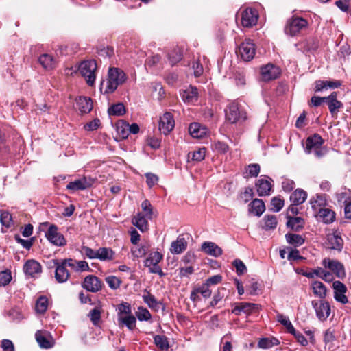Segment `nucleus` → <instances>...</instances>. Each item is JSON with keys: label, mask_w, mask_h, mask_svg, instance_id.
Returning a JSON list of instances; mask_svg holds the SVG:
<instances>
[{"label": "nucleus", "mask_w": 351, "mask_h": 351, "mask_svg": "<svg viewBox=\"0 0 351 351\" xmlns=\"http://www.w3.org/2000/svg\"><path fill=\"white\" fill-rule=\"evenodd\" d=\"M35 337L39 346L43 348L48 349L53 346V338L47 331H37L35 334Z\"/></svg>", "instance_id": "2eb2a0df"}, {"label": "nucleus", "mask_w": 351, "mask_h": 351, "mask_svg": "<svg viewBox=\"0 0 351 351\" xmlns=\"http://www.w3.org/2000/svg\"><path fill=\"white\" fill-rule=\"evenodd\" d=\"M97 67L96 61L94 60L84 61L79 65L78 70L89 86H93L95 83Z\"/></svg>", "instance_id": "39448f33"}, {"label": "nucleus", "mask_w": 351, "mask_h": 351, "mask_svg": "<svg viewBox=\"0 0 351 351\" xmlns=\"http://www.w3.org/2000/svg\"><path fill=\"white\" fill-rule=\"evenodd\" d=\"M47 239L53 245L57 246H64L66 241L64 236L58 232V228L55 225H51L45 233Z\"/></svg>", "instance_id": "0eeeda50"}, {"label": "nucleus", "mask_w": 351, "mask_h": 351, "mask_svg": "<svg viewBox=\"0 0 351 351\" xmlns=\"http://www.w3.org/2000/svg\"><path fill=\"white\" fill-rule=\"evenodd\" d=\"M82 287L88 291L95 293L101 289L102 282L97 276L89 275L84 278Z\"/></svg>", "instance_id": "4468645a"}, {"label": "nucleus", "mask_w": 351, "mask_h": 351, "mask_svg": "<svg viewBox=\"0 0 351 351\" xmlns=\"http://www.w3.org/2000/svg\"><path fill=\"white\" fill-rule=\"evenodd\" d=\"M324 141L318 134H314L306 139L305 150L307 154L314 153L317 158L324 156L326 149L322 147Z\"/></svg>", "instance_id": "7ed1b4c3"}, {"label": "nucleus", "mask_w": 351, "mask_h": 351, "mask_svg": "<svg viewBox=\"0 0 351 351\" xmlns=\"http://www.w3.org/2000/svg\"><path fill=\"white\" fill-rule=\"evenodd\" d=\"M332 287L334 289L335 299L342 304H346L348 298L345 295L347 290L345 285L340 281H335L332 284Z\"/></svg>", "instance_id": "a211bd4d"}, {"label": "nucleus", "mask_w": 351, "mask_h": 351, "mask_svg": "<svg viewBox=\"0 0 351 351\" xmlns=\"http://www.w3.org/2000/svg\"><path fill=\"white\" fill-rule=\"evenodd\" d=\"M206 155V149L204 147L199 148L192 153V160L195 161H202L204 159Z\"/></svg>", "instance_id": "bf43d9fd"}, {"label": "nucleus", "mask_w": 351, "mask_h": 351, "mask_svg": "<svg viewBox=\"0 0 351 351\" xmlns=\"http://www.w3.org/2000/svg\"><path fill=\"white\" fill-rule=\"evenodd\" d=\"M145 177L147 184L149 187H152L154 184H156L158 180V177L156 175L151 173H146Z\"/></svg>", "instance_id": "774afa93"}, {"label": "nucleus", "mask_w": 351, "mask_h": 351, "mask_svg": "<svg viewBox=\"0 0 351 351\" xmlns=\"http://www.w3.org/2000/svg\"><path fill=\"white\" fill-rule=\"evenodd\" d=\"M258 310V306L253 303L241 302L238 304L232 310V313L239 315L241 312L250 314Z\"/></svg>", "instance_id": "4be33fe9"}, {"label": "nucleus", "mask_w": 351, "mask_h": 351, "mask_svg": "<svg viewBox=\"0 0 351 351\" xmlns=\"http://www.w3.org/2000/svg\"><path fill=\"white\" fill-rule=\"evenodd\" d=\"M94 182V180L90 178L83 177L74 181L70 182L66 189L72 191H76L79 190H85L90 187Z\"/></svg>", "instance_id": "9b49d317"}, {"label": "nucleus", "mask_w": 351, "mask_h": 351, "mask_svg": "<svg viewBox=\"0 0 351 351\" xmlns=\"http://www.w3.org/2000/svg\"><path fill=\"white\" fill-rule=\"evenodd\" d=\"M106 282H107L108 286L113 289H118L120 287L121 284L120 280L114 276L106 277Z\"/></svg>", "instance_id": "4d7b16f0"}, {"label": "nucleus", "mask_w": 351, "mask_h": 351, "mask_svg": "<svg viewBox=\"0 0 351 351\" xmlns=\"http://www.w3.org/2000/svg\"><path fill=\"white\" fill-rule=\"evenodd\" d=\"M76 108L81 113H88L93 108V102L89 97H80L76 99Z\"/></svg>", "instance_id": "5701e85b"}, {"label": "nucleus", "mask_w": 351, "mask_h": 351, "mask_svg": "<svg viewBox=\"0 0 351 351\" xmlns=\"http://www.w3.org/2000/svg\"><path fill=\"white\" fill-rule=\"evenodd\" d=\"M170 63L173 65L182 59V52L180 49H176L171 51L169 55Z\"/></svg>", "instance_id": "603ef678"}, {"label": "nucleus", "mask_w": 351, "mask_h": 351, "mask_svg": "<svg viewBox=\"0 0 351 351\" xmlns=\"http://www.w3.org/2000/svg\"><path fill=\"white\" fill-rule=\"evenodd\" d=\"M225 112L226 119L230 123H243L247 118L245 110L241 109L239 105L234 102L227 106Z\"/></svg>", "instance_id": "20e7f679"}, {"label": "nucleus", "mask_w": 351, "mask_h": 351, "mask_svg": "<svg viewBox=\"0 0 351 351\" xmlns=\"http://www.w3.org/2000/svg\"><path fill=\"white\" fill-rule=\"evenodd\" d=\"M197 292L201 294L204 298H209L211 295V291L207 284H204L197 289Z\"/></svg>", "instance_id": "680f3d73"}, {"label": "nucleus", "mask_w": 351, "mask_h": 351, "mask_svg": "<svg viewBox=\"0 0 351 351\" xmlns=\"http://www.w3.org/2000/svg\"><path fill=\"white\" fill-rule=\"evenodd\" d=\"M306 193L302 189L295 190L290 196V200L295 205H300L302 204L306 199Z\"/></svg>", "instance_id": "72a5a7b5"}, {"label": "nucleus", "mask_w": 351, "mask_h": 351, "mask_svg": "<svg viewBox=\"0 0 351 351\" xmlns=\"http://www.w3.org/2000/svg\"><path fill=\"white\" fill-rule=\"evenodd\" d=\"M175 126L173 116L171 112H167L160 118L159 130L165 135H167Z\"/></svg>", "instance_id": "1a4fd4ad"}, {"label": "nucleus", "mask_w": 351, "mask_h": 351, "mask_svg": "<svg viewBox=\"0 0 351 351\" xmlns=\"http://www.w3.org/2000/svg\"><path fill=\"white\" fill-rule=\"evenodd\" d=\"M265 210L264 202L260 199H254L249 204V212L253 215L260 217Z\"/></svg>", "instance_id": "393cba45"}, {"label": "nucleus", "mask_w": 351, "mask_h": 351, "mask_svg": "<svg viewBox=\"0 0 351 351\" xmlns=\"http://www.w3.org/2000/svg\"><path fill=\"white\" fill-rule=\"evenodd\" d=\"M0 222L2 226L6 228H10L13 224L11 214L8 211H1L0 214Z\"/></svg>", "instance_id": "de8ad7c7"}, {"label": "nucleus", "mask_w": 351, "mask_h": 351, "mask_svg": "<svg viewBox=\"0 0 351 351\" xmlns=\"http://www.w3.org/2000/svg\"><path fill=\"white\" fill-rule=\"evenodd\" d=\"M308 22L302 17L292 16L289 19L285 24L284 32L285 34L290 36H298L301 31L307 28Z\"/></svg>", "instance_id": "f03ea898"}, {"label": "nucleus", "mask_w": 351, "mask_h": 351, "mask_svg": "<svg viewBox=\"0 0 351 351\" xmlns=\"http://www.w3.org/2000/svg\"><path fill=\"white\" fill-rule=\"evenodd\" d=\"M258 14L256 10L246 8L242 13L241 23L245 27H252L257 23Z\"/></svg>", "instance_id": "9d476101"}, {"label": "nucleus", "mask_w": 351, "mask_h": 351, "mask_svg": "<svg viewBox=\"0 0 351 351\" xmlns=\"http://www.w3.org/2000/svg\"><path fill=\"white\" fill-rule=\"evenodd\" d=\"M312 209L315 213L318 212L320 209L325 208L326 205V199L324 195H317L310 200Z\"/></svg>", "instance_id": "c756f323"}, {"label": "nucleus", "mask_w": 351, "mask_h": 351, "mask_svg": "<svg viewBox=\"0 0 351 351\" xmlns=\"http://www.w3.org/2000/svg\"><path fill=\"white\" fill-rule=\"evenodd\" d=\"M284 206V200L279 197H274L271 200L270 210L274 212L280 211Z\"/></svg>", "instance_id": "3c124183"}, {"label": "nucleus", "mask_w": 351, "mask_h": 351, "mask_svg": "<svg viewBox=\"0 0 351 351\" xmlns=\"http://www.w3.org/2000/svg\"><path fill=\"white\" fill-rule=\"evenodd\" d=\"M317 213L319 219L325 223H332L335 219V213L329 208H324Z\"/></svg>", "instance_id": "7c9ffc66"}, {"label": "nucleus", "mask_w": 351, "mask_h": 351, "mask_svg": "<svg viewBox=\"0 0 351 351\" xmlns=\"http://www.w3.org/2000/svg\"><path fill=\"white\" fill-rule=\"evenodd\" d=\"M147 248L145 246L136 247L132 250V253L135 257H142L145 255Z\"/></svg>", "instance_id": "338daca9"}, {"label": "nucleus", "mask_w": 351, "mask_h": 351, "mask_svg": "<svg viewBox=\"0 0 351 351\" xmlns=\"http://www.w3.org/2000/svg\"><path fill=\"white\" fill-rule=\"evenodd\" d=\"M129 124L121 123L117 125V131L122 138H126L129 135Z\"/></svg>", "instance_id": "6e6d98bb"}, {"label": "nucleus", "mask_w": 351, "mask_h": 351, "mask_svg": "<svg viewBox=\"0 0 351 351\" xmlns=\"http://www.w3.org/2000/svg\"><path fill=\"white\" fill-rule=\"evenodd\" d=\"M264 225L263 228L266 230L274 229L278 224L277 218L275 215H268L263 218Z\"/></svg>", "instance_id": "4c0bfd02"}, {"label": "nucleus", "mask_w": 351, "mask_h": 351, "mask_svg": "<svg viewBox=\"0 0 351 351\" xmlns=\"http://www.w3.org/2000/svg\"><path fill=\"white\" fill-rule=\"evenodd\" d=\"M125 112V106L121 103L112 105L108 108V113L111 116H121Z\"/></svg>", "instance_id": "37998d69"}, {"label": "nucleus", "mask_w": 351, "mask_h": 351, "mask_svg": "<svg viewBox=\"0 0 351 351\" xmlns=\"http://www.w3.org/2000/svg\"><path fill=\"white\" fill-rule=\"evenodd\" d=\"M285 237L287 241L295 246H300L304 243V239L299 234L289 233Z\"/></svg>", "instance_id": "ea45409f"}, {"label": "nucleus", "mask_w": 351, "mask_h": 351, "mask_svg": "<svg viewBox=\"0 0 351 351\" xmlns=\"http://www.w3.org/2000/svg\"><path fill=\"white\" fill-rule=\"evenodd\" d=\"M233 265L236 268V271L238 275H242L247 271L245 264L239 259L234 261Z\"/></svg>", "instance_id": "052dcab7"}, {"label": "nucleus", "mask_w": 351, "mask_h": 351, "mask_svg": "<svg viewBox=\"0 0 351 351\" xmlns=\"http://www.w3.org/2000/svg\"><path fill=\"white\" fill-rule=\"evenodd\" d=\"M145 217H146L142 213H138L132 219V224L141 232H145L148 230V223Z\"/></svg>", "instance_id": "2f4dec72"}, {"label": "nucleus", "mask_w": 351, "mask_h": 351, "mask_svg": "<svg viewBox=\"0 0 351 351\" xmlns=\"http://www.w3.org/2000/svg\"><path fill=\"white\" fill-rule=\"evenodd\" d=\"M144 302L152 309L158 311L160 307V302H158L156 298L147 290H145L144 294L142 296Z\"/></svg>", "instance_id": "473e14b6"}, {"label": "nucleus", "mask_w": 351, "mask_h": 351, "mask_svg": "<svg viewBox=\"0 0 351 351\" xmlns=\"http://www.w3.org/2000/svg\"><path fill=\"white\" fill-rule=\"evenodd\" d=\"M162 255L158 252H154L149 254L145 261V266L150 267L152 265H158L162 260Z\"/></svg>", "instance_id": "e433bc0d"}, {"label": "nucleus", "mask_w": 351, "mask_h": 351, "mask_svg": "<svg viewBox=\"0 0 351 351\" xmlns=\"http://www.w3.org/2000/svg\"><path fill=\"white\" fill-rule=\"evenodd\" d=\"M202 249L207 254L215 257L221 256L223 252L221 247L213 242H204L202 245Z\"/></svg>", "instance_id": "bb28decb"}, {"label": "nucleus", "mask_w": 351, "mask_h": 351, "mask_svg": "<svg viewBox=\"0 0 351 351\" xmlns=\"http://www.w3.org/2000/svg\"><path fill=\"white\" fill-rule=\"evenodd\" d=\"M141 208L143 211L145 213V215L147 219H152L153 214V208L150 202L145 199L141 203Z\"/></svg>", "instance_id": "5fc2aeb1"}, {"label": "nucleus", "mask_w": 351, "mask_h": 351, "mask_svg": "<svg viewBox=\"0 0 351 351\" xmlns=\"http://www.w3.org/2000/svg\"><path fill=\"white\" fill-rule=\"evenodd\" d=\"M12 276L10 271L5 270L0 272V285L5 286L11 281Z\"/></svg>", "instance_id": "13d9d810"}, {"label": "nucleus", "mask_w": 351, "mask_h": 351, "mask_svg": "<svg viewBox=\"0 0 351 351\" xmlns=\"http://www.w3.org/2000/svg\"><path fill=\"white\" fill-rule=\"evenodd\" d=\"M118 315L119 318L120 317H123V315H130L132 313L130 304L127 302H123L118 306Z\"/></svg>", "instance_id": "864d4df0"}, {"label": "nucleus", "mask_w": 351, "mask_h": 351, "mask_svg": "<svg viewBox=\"0 0 351 351\" xmlns=\"http://www.w3.org/2000/svg\"><path fill=\"white\" fill-rule=\"evenodd\" d=\"M335 332L331 328L326 330L324 336V341L326 343H332L335 341Z\"/></svg>", "instance_id": "0e129e2a"}, {"label": "nucleus", "mask_w": 351, "mask_h": 351, "mask_svg": "<svg viewBox=\"0 0 351 351\" xmlns=\"http://www.w3.org/2000/svg\"><path fill=\"white\" fill-rule=\"evenodd\" d=\"M260 165L258 164H250L245 169V178H253L257 177L260 173Z\"/></svg>", "instance_id": "a19ab883"}, {"label": "nucleus", "mask_w": 351, "mask_h": 351, "mask_svg": "<svg viewBox=\"0 0 351 351\" xmlns=\"http://www.w3.org/2000/svg\"><path fill=\"white\" fill-rule=\"evenodd\" d=\"M101 308L95 307L93 310L90 311L88 313V317H90V321L95 326H98L101 319Z\"/></svg>", "instance_id": "49530a36"}, {"label": "nucleus", "mask_w": 351, "mask_h": 351, "mask_svg": "<svg viewBox=\"0 0 351 351\" xmlns=\"http://www.w3.org/2000/svg\"><path fill=\"white\" fill-rule=\"evenodd\" d=\"M237 53L244 61H250L256 53V47L250 40H246L239 47Z\"/></svg>", "instance_id": "423d86ee"}, {"label": "nucleus", "mask_w": 351, "mask_h": 351, "mask_svg": "<svg viewBox=\"0 0 351 351\" xmlns=\"http://www.w3.org/2000/svg\"><path fill=\"white\" fill-rule=\"evenodd\" d=\"M187 247V242L183 237H178L171 244L170 251L172 254H179L182 253Z\"/></svg>", "instance_id": "cd10ccee"}, {"label": "nucleus", "mask_w": 351, "mask_h": 351, "mask_svg": "<svg viewBox=\"0 0 351 351\" xmlns=\"http://www.w3.org/2000/svg\"><path fill=\"white\" fill-rule=\"evenodd\" d=\"M23 271L27 276L36 277L42 272V267L38 261L31 259L24 264Z\"/></svg>", "instance_id": "dca6fc26"}, {"label": "nucleus", "mask_w": 351, "mask_h": 351, "mask_svg": "<svg viewBox=\"0 0 351 351\" xmlns=\"http://www.w3.org/2000/svg\"><path fill=\"white\" fill-rule=\"evenodd\" d=\"M337 92H332L329 96L326 97V102L328 104V109L332 115L337 114L339 110L343 108L341 101L337 100Z\"/></svg>", "instance_id": "f3484780"}, {"label": "nucleus", "mask_w": 351, "mask_h": 351, "mask_svg": "<svg viewBox=\"0 0 351 351\" xmlns=\"http://www.w3.org/2000/svg\"><path fill=\"white\" fill-rule=\"evenodd\" d=\"M136 315L140 321H148L152 317L149 311L144 307H138Z\"/></svg>", "instance_id": "8fccbe9b"}, {"label": "nucleus", "mask_w": 351, "mask_h": 351, "mask_svg": "<svg viewBox=\"0 0 351 351\" xmlns=\"http://www.w3.org/2000/svg\"><path fill=\"white\" fill-rule=\"evenodd\" d=\"M343 241L339 233L337 232L329 233L326 237V245L332 250H341L343 247Z\"/></svg>", "instance_id": "6ab92c4d"}, {"label": "nucleus", "mask_w": 351, "mask_h": 351, "mask_svg": "<svg viewBox=\"0 0 351 351\" xmlns=\"http://www.w3.org/2000/svg\"><path fill=\"white\" fill-rule=\"evenodd\" d=\"M154 343L162 350H167L169 348L167 338L164 335H156L154 337Z\"/></svg>", "instance_id": "a18cd8bd"}, {"label": "nucleus", "mask_w": 351, "mask_h": 351, "mask_svg": "<svg viewBox=\"0 0 351 351\" xmlns=\"http://www.w3.org/2000/svg\"><path fill=\"white\" fill-rule=\"evenodd\" d=\"M82 252L90 259L97 258V250L95 251L87 246L82 247Z\"/></svg>", "instance_id": "69168bd1"}, {"label": "nucleus", "mask_w": 351, "mask_h": 351, "mask_svg": "<svg viewBox=\"0 0 351 351\" xmlns=\"http://www.w3.org/2000/svg\"><path fill=\"white\" fill-rule=\"evenodd\" d=\"M313 293L320 298H324L326 296V288L324 285L319 281H315L312 283Z\"/></svg>", "instance_id": "c9c22d12"}, {"label": "nucleus", "mask_w": 351, "mask_h": 351, "mask_svg": "<svg viewBox=\"0 0 351 351\" xmlns=\"http://www.w3.org/2000/svg\"><path fill=\"white\" fill-rule=\"evenodd\" d=\"M147 144L152 149H158L160 146V140L155 137H149L147 138Z\"/></svg>", "instance_id": "e2e57ef3"}, {"label": "nucleus", "mask_w": 351, "mask_h": 351, "mask_svg": "<svg viewBox=\"0 0 351 351\" xmlns=\"http://www.w3.org/2000/svg\"><path fill=\"white\" fill-rule=\"evenodd\" d=\"M304 221L300 217H289L287 226L292 229L298 230L303 226Z\"/></svg>", "instance_id": "09e8293b"}, {"label": "nucleus", "mask_w": 351, "mask_h": 351, "mask_svg": "<svg viewBox=\"0 0 351 351\" xmlns=\"http://www.w3.org/2000/svg\"><path fill=\"white\" fill-rule=\"evenodd\" d=\"M114 252L108 247H101L97 250V258L101 261H111L114 259Z\"/></svg>", "instance_id": "f704fd0d"}, {"label": "nucleus", "mask_w": 351, "mask_h": 351, "mask_svg": "<svg viewBox=\"0 0 351 351\" xmlns=\"http://www.w3.org/2000/svg\"><path fill=\"white\" fill-rule=\"evenodd\" d=\"M322 265L325 268L329 269L339 278H343L346 275L343 265L337 260L326 258L322 261Z\"/></svg>", "instance_id": "6e6552de"}, {"label": "nucleus", "mask_w": 351, "mask_h": 351, "mask_svg": "<svg viewBox=\"0 0 351 351\" xmlns=\"http://www.w3.org/2000/svg\"><path fill=\"white\" fill-rule=\"evenodd\" d=\"M189 132L192 137L201 138L206 134L207 129L198 123H193L189 127Z\"/></svg>", "instance_id": "c85d7f7f"}, {"label": "nucleus", "mask_w": 351, "mask_h": 351, "mask_svg": "<svg viewBox=\"0 0 351 351\" xmlns=\"http://www.w3.org/2000/svg\"><path fill=\"white\" fill-rule=\"evenodd\" d=\"M125 80L126 75L121 69L110 68L108 70L106 81H103L101 83L100 90L104 94L112 93Z\"/></svg>", "instance_id": "f257e3e1"}, {"label": "nucleus", "mask_w": 351, "mask_h": 351, "mask_svg": "<svg viewBox=\"0 0 351 351\" xmlns=\"http://www.w3.org/2000/svg\"><path fill=\"white\" fill-rule=\"evenodd\" d=\"M56 268L55 271L56 280L59 283H63L67 281L70 274L64 264L58 263V261L55 263Z\"/></svg>", "instance_id": "412c9836"}, {"label": "nucleus", "mask_w": 351, "mask_h": 351, "mask_svg": "<svg viewBox=\"0 0 351 351\" xmlns=\"http://www.w3.org/2000/svg\"><path fill=\"white\" fill-rule=\"evenodd\" d=\"M182 98L185 103L193 104L195 102L198 98L197 88L191 86L187 88L182 92Z\"/></svg>", "instance_id": "a878e982"}, {"label": "nucleus", "mask_w": 351, "mask_h": 351, "mask_svg": "<svg viewBox=\"0 0 351 351\" xmlns=\"http://www.w3.org/2000/svg\"><path fill=\"white\" fill-rule=\"evenodd\" d=\"M256 188L259 196L269 195L271 189V184L267 180L261 178L257 180Z\"/></svg>", "instance_id": "b1692460"}, {"label": "nucleus", "mask_w": 351, "mask_h": 351, "mask_svg": "<svg viewBox=\"0 0 351 351\" xmlns=\"http://www.w3.org/2000/svg\"><path fill=\"white\" fill-rule=\"evenodd\" d=\"M261 75L263 81L275 80L280 75V69L272 64H268L261 68Z\"/></svg>", "instance_id": "f8f14e48"}, {"label": "nucleus", "mask_w": 351, "mask_h": 351, "mask_svg": "<svg viewBox=\"0 0 351 351\" xmlns=\"http://www.w3.org/2000/svg\"><path fill=\"white\" fill-rule=\"evenodd\" d=\"M120 323L125 325L127 328L132 330L136 327V317L131 314L120 317L119 318Z\"/></svg>", "instance_id": "58836bf2"}, {"label": "nucleus", "mask_w": 351, "mask_h": 351, "mask_svg": "<svg viewBox=\"0 0 351 351\" xmlns=\"http://www.w3.org/2000/svg\"><path fill=\"white\" fill-rule=\"evenodd\" d=\"M38 62L46 71H52L57 66L56 60L50 54L43 53L38 57Z\"/></svg>", "instance_id": "aec40b11"}, {"label": "nucleus", "mask_w": 351, "mask_h": 351, "mask_svg": "<svg viewBox=\"0 0 351 351\" xmlns=\"http://www.w3.org/2000/svg\"><path fill=\"white\" fill-rule=\"evenodd\" d=\"M312 305L313 306L316 312V315L319 319H326L330 314V306L328 302L320 301H312Z\"/></svg>", "instance_id": "ddd939ff"}, {"label": "nucleus", "mask_w": 351, "mask_h": 351, "mask_svg": "<svg viewBox=\"0 0 351 351\" xmlns=\"http://www.w3.org/2000/svg\"><path fill=\"white\" fill-rule=\"evenodd\" d=\"M48 307V300L45 296L40 297L36 304V311L38 313H44Z\"/></svg>", "instance_id": "c03bdc74"}, {"label": "nucleus", "mask_w": 351, "mask_h": 351, "mask_svg": "<svg viewBox=\"0 0 351 351\" xmlns=\"http://www.w3.org/2000/svg\"><path fill=\"white\" fill-rule=\"evenodd\" d=\"M277 321L282 324L287 329L289 332H295V328L287 317L278 313L277 315Z\"/></svg>", "instance_id": "79ce46f5"}]
</instances>
